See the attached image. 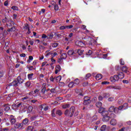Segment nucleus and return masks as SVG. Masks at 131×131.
<instances>
[{
    "instance_id": "1",
    "label": "nucleus",
    "mask_w": 131,
    "mask_h": 131,
    "mask_svg": "<svg viewBox=\"0 0 131 131\" xmlns=\"http://www.w3.org/2000/svg\"><path fill=\"white\" fill-rule=\"evenodd\" d=\"M74 112H75V107L74 106H71L70 110L67 109L64 112V115L66 116H70L72 117L74 115Z\"/></svg>"
},
{
    "instance_id": "2",
    "label": "nucleus",
    "mask_w": 131,
    "mask_h": 131,
    "mask_svg": "<svg viewBox=\"0 0 131 131\" xmlns=\"http://www.w3.org/2000/svg\"><path fill=\"white\" fill-rule=\"evenodd\" d=\"M92 102V101L91 100V97L89 96H84L83 98V105H89L90 103Z\"/></svg>"
},
{
    "instance_id": "3",
    "label": "nucleus",
    "mask_w": 131,
    "mask_h": 131,
    "mask_svg": "<svg viewBox=\"0 0 131 131\" xmlns=\"http://www.w3.org/2000/svg\"><path fill=\"white\" fill-rule=\"evenodd\" d=\"M109 112L115 113L116 114H117L118 113V107H115L114 106H111L108 108Z\"/></svg>"
},
{
    "instance_id": "4",
    "label": "nucleus",
    "mask_w": 131,
    "mask_h": 131,
    "mask_svg": "<svg viewBox=\"0 0 131 131\" xmlns=\"http://www.w3.org/2000/svg\"><path fill=\"white\" fill-rule=\"evenodd\" d=\"M119 77H118V75H115L114 76L110 77V80L111 82H117L118 80H119Z\"/></svg>"
},
{
    "instance_id": "5",
    "label": "nucleus",
    "mask_w": 131,
    "mask_h": 131,
    "mask_svg": "<svg viewBox=\"0 0 131 131\" xmlns=\"http://www.w3.org/2000/svg\"><path fill=\"white\" fill-rule=\"evenodd\" d=\"M18 86H19V84L16 79H15L12 82L8 84V86H13L14 88H17Z\"/></svg>"
},
{
    "instance_id": "6",
    "label": "nucleus",
    "mask_w": 131,
    "mask_h": 131,
    "mask_svg": "<svg viewBox=\"0 0 131 131\" xmlns=\"http://www.w3.org/2000/svg\"><path fill=\"white\" fill-rule=\"evenodd\" d=\"M102 121L104 122H107L110 120V116H109V112H107V114L102 115Z\"/></svg>"
},
{
    "instance_id": "7",
    "label": "nucleus",
    "mask_w": 131,
    "mask_h": 131,
    "mask_svg": "<svg viewBox=\"0 0 131 131\" xmlns=\"http://www.w3.org/2000/svg\"><path fill=\"white\" fill-rule=\"evenodd\" d=\"M98 112L99 113H100V114H101L102 116H103L108 114V112L106 111L105 108L101 107L99 108Z\"/></svg>"
},
{
    "instance_id": "8",
    "label": "nucleus",
    "mask_w": 131,
    "mask_h": 131,
    "mask_svg": "<svg viewBox=\"0 0 131 131\" xmlns=\"http://www.w3.org/2000/svg\"><path fill=\"white\" fill-rule=\"evenodd\" d=\"M73 28V25L62 26L59 28L60 30H65V29H71Z\"/></svg>"
},
{
    "instance_id": "9",
    "label": "nucleus",
    "mask_w": 131,
    "mask_h": 131,
    "mask_svg": "<svg viewBox=\"0 0 131 131\" xmlns=\"http://www.w3.org/2000/svg\"><path fill=\"white\" fill-rule=\"evenodd\" d=\"M76 46H77L78 47H83L84 46H85L84 43L81 41L77 40L75 42Z\"/></svg>"
},
{
    "instance_id": "10",
    "label": "nucleus",
    "mask_w": 131,
    "mask_h": 131,
    "mask_svg": "<svg viewBox=\"0 0 131 131\" xmlns=\"http://www.w3.org/2000/svg\"><path fill=\"white\" fill-rule=\"evenodd\" d=\"M95 43H96V40L91 38L88 42L89 46H95Z\"/></svg>"
},
{
    "instance_id": "11",
    "label": "nucleus",
    "mask_w": 131,
    "mask_h": 131,
    "mask_svg": "<svg viewBox=\"0 0 131 131\" xmlns=\"http://www.w3.org/2000/svg\"><path fill=\"white\" fill-rule=\"evenodd\" d=\"M16 79L18 84H22L24 82V80L21 78V76H18Z\"/></svg>"
},
{
    "instance_id": "12",
    "label": "nucleus",
    "mask_w": 131,
    "mask_h": 131,
    "mask_svg": "<svg viewBox=\"0 0 131 131\" xmlns=\"http://www.w3.org/2000/svg\"><path fill=\"white\" fill-rule=\"evenodd\" d=\"M121 70H122V72L127 73V74H129V72L128 71V68H127V67H126V66H123L121 68Z\"/></svg>"
},
{
    "instance_id": "13",
    "label": "nucleus",
    "mask_w": 131,
    "mask_h": 131,
    "mask_svg": "<svg viewBox=\"0 0 131 131\" xmlns=\"http://www.w3.org/2000/svg\"><path fill=\"white\" fill-rule=\"evenodd\" d=\"M22 122L24 125H29V119H28V118H26L23 120Z\"/></svg>"
},
{
    "instance_id": "14",
    "label": "nucleus",
    "mask_w": 131,
    "mask_h": 131,
    "mask_svg": "<svg viewBox=\"0 0 131 131\" xmlns=\"http://www.w3.org/2000/svg\"><path fill=\"white\" fill-rule=\"evenodd\" d=\"M3 107H5L4 111H5L6 112H8V111H9V110H10L11 109L10 105L8 103L4 104L3 105Z\"/></svg>"
},
{
    "instance_id": "15",
    "label": "nucleus",
    "mask_w": 131,
    "mask_h": 131,
    "mask_svg": "<svg viewBox=\"0 0 131 131\" xmlns=\"http://www.w3.org/2000/svg\"><path fill=\"white\" fill-rule=\"evenodd\" d=\"M15 24H15L14 21L9 19L8 20V23H7V26H9L10 27L11 26H13L15 25Z\"/></svg>"
},
{
    "instance_id": "16",
    "label": "nucleus",
    "mask_w": 131,
    "mask_h": 131,
    "mask_svg": "<svg viewBox=\"0 0 131 131\" xmlns=\"http://www.w3.org/2000/svg\"><path fill=\"white\" fill-rule=\"evenodd\" d=\"M73 82L75 86H77L78 84H79L80 81L78 79V78H76L74 81H73Z\"/></svg>"
},
{
    "instance_id": "17",
    "label": "nucleus",
    "mask_w": 131,
    "mask_h": 131,
    "mask_svg": "<svg viewBox=\"0 0 131 131\" xmlns=\"http://www.w3.org/2000/svg\"><path fill=\"white\" fill-rule=\"evenodd\" d=\"M117 75L120 79H123L124 78V74L122 72H119Z\"/></svg>"
},
{
    "instance_id": "18",
    "label": "nucleus",
    "mask_w": 131,
    "mask_h": 131,
    "mask_svg": "<svg viewBox=\"0 0 131 131\" xmlns=\"http://www.w3.org/2000/svg\"><path fill=\"white\" fill-rule=\"evenodd\" d=\"M62 79V77L61 76H58L57 77H55V82H59Z\"/></svg>"
},
{
    "instance_id": "19",
    "label": "nucleus",
    "mask_w": 131,
    "mask_h": 131,
    "mask_svg": "<svg viewBox=\"0 0 131 131\" xmlns=\"http://www.w3.org/2000/svg\"><path fill=\"white\" fill-rule=\"evenodd\" d=\"M117 123V121H116V120H115V119H113L110 121V124H111V125H116Z\"/></svg>"
},
{
    "instance_id": "20",
    "label": "nucleus",
    "mask_w": 131,
    "mask_h": 131,
    "mask_svg": "<svg viewBox=\"0 0 131 131\" xmlns=\"http://www.w3.org/2000/svg\"><path fill=\"white\" fill-rule=\"evenodd\" d=\"M33 73L28 74V79L29 80H33Z\"/></svg>"
},
{
    "instance_id": "21",
    "label": "nucleus",
    "mask_w": 131,
    "mask_h": 131,
    "mask_svg": "<svg viewBox=\"0 0 131 131\" xmlns=\"http://www.w3.org/2000/svg\"><path fill=\"white\" fill-rule=\"evenodd\" d=\"M103 77V76H102V74H97L96 76V79L97 80H100L101 79H102V78Z\"/></svg>"
},
{
    "instance_id": "22",
    "label": "nucleus",
    "mask_w": 131,
    "mask_h": 131,
    "mask_svg": "<svg viewBox=\"0 0 131 131\" xmlns=\"http://www.w3.org/2000/svg\"><path fill=\"white\" fill-rule=\"evenodd\" d=\"M53 37H54V34L53 33L47 35V39H53Z\"/></svg>"
},
{
    "instance_id": "23",
    "label": "nucleus",
    "mask_w": 131,
    "mask_h": 131,
    "mask_svg": "<svg viewBox=\"0 0 131 131\" xmlns=\"http://www.w3.org/2000/svg\"><path fill=\"white\" fill-rule=\"evenodd\" d=\"M33 110V107L32 106H29L27 110V113H31Z\"/></svg>"
},
{
    "instance_id": "24",
    "label": "nucleus",
    "mask_w": 131,
    "mask_h": 131,
    "mask_svg": "<svg viewBox=\"0 0 131 131\" xmlns=\"http://www.w3.org/2000/svg\"><path fill=\"white\" fill-rule=\"evenodd\" d=\"M18 128L19 129H24V125L23 123H18Z\"/></svg>"
},
{
    "instance_id": "25",
    "label": "nucleus",
    "mask_w": 131,
    "mask_h": 131,
    "mask_svg": "<svg viewBox=\"0 0 131 131\" xmlns=\"http://www.w3.org/2000/svg\"><path fill=\"white\" fill-rule=\"evenodd\" d=\"M9 19L7 17V16L5 17V18L2 19L3 23H9Z\"/></svg>"
},
{
    "instance_id": "26",
    "label": "nucleus",
    "mask_w": 131,
    "mask_h": 131,
    "mask_svg": "<svg viewBox=\"0 0 131 131\" xmlns=\"http://www.w3.org/2000/svg\"><path fill=\"white\" fill-rule=\"evenodd\" d=\"M15 30H16V27H15L13 26V27H12L11 28H10V29L7 30V31H8V32H11H11H12V31H15Z\"/></svg>"
},
{
    "instance_id": "27",
    "label": "nucleus",
    "mask_w": 131,
    "mask_h": 131,
    "mask_svg": "<svg viewBox=\"0 0 131 131\" xmlns=\"http://www.w3.org/2000/svg\"><path fill=\"white\" fill-rule=\"evenodd\" d=\"M68 86H69V88H74V86H75V85H74L73 82V81H71V82H70L69 83Z\"/></svg>"
},
{
    "instance_id": "28",
    "label": "nucleus",
    "mask_w": 131,
    "mask_h": 131,
    "mask_svg": "<svg viewBox=\"0 0 131 131\" xmlns=\"http://www.w3.org/2000/svg\"><path fill=\"white\" fill-rule=\"evenodd\" d=\"M33 126H29L27 127V131H33Z\"/></svg>"
},
{
    "instance_id": "29",
    "label": "nucleus",
    "mask_w": 131,
    "mask_h": 131,
    "mask_svg": "<svg viewBox=\"0 0 131 131\" xmlns=\"http://www.w3.org/2000/svg\"><path fill=\"white\" fill-rule=\"evenodd\" d=\"M37 118V115H35L31 117L30 119H31V121H33L34 120H35Z\"/></svg>"
},
{
    "instance_id": "30",
    "label": "nucleus",
    "mask_w": 131,
    "mask_h": 131,
    "mask_svg": "<svg viewBox=\"0 0 131 131\" xmlns=\"http://www.w3.org/2000/svg\"><path fill=\"white\" fill-rule=\"evenodd\" d=\"M25 85L27 88H30L31 86V82L30 81H28L25 83Z\"/></svg>"
},
{
    "instance_id": "31",
    "label": "nucleus",
    "mask_w": 131,
    "mask_h": 131,
    "mask_svg": "<svg viewBox=\"0 0 131 131\" xmlns=\"http://www.w3.org/2000/svg\"><path fill=\"white\" fill-rule=\"evenodd\" d=\"M56 114H57V115H59V116H61V115L63 114V113H62L61 110H57L56 111Z\"/></svg>"
},
{
    "instance_id": "32",
    "label": "nucleus",
    "mask_w": 131,
    "mask_h": 131,
    "mask_svg": "<svg viewBox=\"0 0 131 131\" xmlns=\"http://www.w3.org/2000/svg\"><path fill=\"white\" fill-rule=\"evenodd\" d=\"M96 106L97 108H100V107H102V102L101 101H98L96 103Z\"/></svg>"
},
{
    "instance_id": "33",
    "label": "nucleus",
    "mask_w": 131,
    "mask_h": 131,
    "mask_svg": "<svg viewBox=\"0 0 131 131\" xmlns=\"http://www.w3.org/2000/svg\"><path fill=\"white\" fill-rule=\"evenodd\" d=\"M32 60H33V56H29V59L27 60V63H30L31 62V61H32Z\"/></svg>"
},
{
    "instance_id": "34",
    "label": "nucleus",
    "mask_w": 131,
    "mask_h": 131,
    "mask_svg": "<svg viewBox=\"0 0 131 131\" xmlns=\"http://www.w3.org/2000/svg\"><path fill=\"white\" fill-rule=\"evenodd\" d=\"M70 107V104H66L62 105L63 109H67V108H69Z\"/></svg>"
},
{
    "instance_id": "35",
    "label": "nucleus",
    "mask_w": 131,
    "mask_h": 131,
    "mask_svg": "<svg viewBox=\"0 0 131 131\" xmlns=\"http://www.w3.org/2000/svg\"><path fill=\"white\" fill-rule=\"evenodd\" d=\"M51 45L52 48H57L59 46V43H51Z\"/></svg>"
},
{
    "instance_id": "36",
    "label": "nucleus",
    "mask_w": 131,
    "mask_h": 131,
    "mask_svg": "<svg viewBox=\"0 0 131 131\" xmlns=\"http://www.w3.org/2000/svg\"><path fill=\"white\" fill-rule=\"evenodd\" d=\"M27 69H29V71H33V66H27Z\"/></svg>"
},
{
    "instance_id": "37",
    "label": "nucleus",
    "mask_w": 131,
    "mask_h": 131,
    "mask_svg": "<svg viewBox=\"0 0 131 131\" xmlns=\"http://www.w3.org/2000/svg\"><path fill=\"white\" fill-rule=\"evenodd\" d=\"M68 55L69 56H72L73 55V50H70L68 52Z\"/></svg>"
},
{
    "instance_id": "38",
    "label": "nucleus",
    "mask_w": 131,
    "mask_h": 131,
    "mask_svg": "<svg viewBox=\"0 0 131 131\" xmlns=\"http://www.w3.org/2000/svg\"><path fill=\"white\" fill-rule=\"evenodd\" d=\"M11 9L13 10V11H19V8L17 6H13Z\"/></svg>"
},
{
    "instance_id": "39",
    "label": "nucleus",
    "mask_w": 131,
    "mask_h": 131,
    "mask_svg": "<svg viewBox=\"0 0 131 131\" xmlns=\"http://www.w3.org/2000/svg\"><path fill=\"white\" fill-rule=\"evenodd\" d=\"M106 125H103L101 127L100 130L101 131H105L106 130Z\"/></svg>"
},
{
    "instance_id": "40",
    "label": "nucleus",
    "mask_w": 131,
    "mask_h": 131,
    "mask_svg": "<svg viewBox=\"0 0 131 131\" xmlns=\"http://www.w3.org/2000/svg\"><path fill=\"white\" fill-rule=\"evenodd\" d=\"M28 29H30V28L29 27V25H28V24H26L25 25V26L24 27V29L28 30Z\"/></svg>"
},
{
    "instance_id": "41",
    "label": "nucleus",
    "mask_w": 131,
    "mask_h": 131,
    "mask_svg": "<svg viewBox=\"0 0 131 131\" xmlns=\"http://www.w3.org/2000/svg\"><path fill=\"white\" fill-rule=\"evenodd\" d=\"M75 92L76 94H80V93H82V90H81V89H76L75 90Z\"/></svg>"
},
{
    "instance_id": "42",
    "label": "nucleus",
    "mask_w": 131,
    "mask_h": 131,
    "mask_svg": "<svg viewBox=\"0 0 131 131\" xmlns=\"http://www.w3.org/2000/svg\"><path fill=\"white\" fill-rule=\"evenodd\" d=\"M110 97V94L109 93H104L103 98H109Z\"/></svg>"
},
{
    "instance_id": "43",
    "label": "nucleus",
    "mask_w": 131,
    "mask_h": 131,
    "mask_svg": "<svg viewBox=\"0 0 131 131\" xmlns=\"http://www.w3.org/2000/svg\"><path fill=\"white\" fill-rule=\"evenodd\" d=\"M83 53V50H81L80 49H78V55H79V56H81Z\"/></svg>"
},
{
    "instance_id": "44",
    "label": "nucleus",
    "mask_w": 131,
    "mask_h": 131,
    "mask_svg": "<svg viewBox=\"0 0 131 131\" xmlns=\"http://www.w3.org/2000/svg\"><path fill=\"white\" fill-rule=\"evenodd\" d=\"M10 122L11 124H15L16 123V119L14 118V119L10 120Z\"/></svg>"
},
{
    "instance_id": "45",
    "label": "nucleus",
    "mask_w": 131,
    "mask_h": 131,
    "mask_svg": "<svg viewBox=\"0 0 131 131\" xmlns=\"http://www.w3.org/2000/svg\"><path fill=\"white\" fill-rule=\"evenodd\" d=\"M93 54V51L92 50H89L88 52L86 53L87 56H91Z\"/></svg>"
},
{
    "instance_id": "46",
    "label": "nucleus",
    "mask_w": 131,
    "mask_h": 131,
    "mask_svg": "<svg viewBox=\"0 0 131 131\" xmlns=\"http://www.w3.org/2000/svg\"><path fill=\"white\" fill-rule=\"evenodd\" d=\"M58 84L59 86H65V83L63 82H59Z\"/></svg>"
},
{
    "instance_id": "47",
    "label": "nucleus",
    "mask_w": 131,
    "mask_h": 131,
    "mask_svg": "<svg viewBox=\"0 0 131 131\" xmlns=\"http://www.w3.org/2000/svg\"><path fill=\"white\" fill-rule=\"evenodd\" d=\"M114 100V97H112L108 98V102H113Z\"/></svg>"
},
{
    "instance_id": "48",
    "label": "nucleus",
    "mask_w": 131,
    "mask_h": 131,
    "mask_svg": "<svg viewBox=\"0 0 131 131\" xmlns=\"http://www.w3.org/2000/svg\"><path fill=\"white\" fill-rule=\"evenodd\" d=\"M110 117V118H115V117H116V115L113 113H111Z\"/></svg>"
},
{
    "instance_id": "49",
    "label": "nucleus",
    "mask_w": 131,
    "mask_h": 131,
    "mask_svg": "<svg viewBox=\"0 0 131 131\" xmlns=\"http://www.w3.org/2000/svg\"><path fill=\"white\" fill-rule=\"evenodd\" d=\"M63 58L62 57L59 58L57 61L58 63H59V64H61V63H62V62H63Z\"/></svg>"
},
{
    "instance_id": "50",
    "label": "nucleus",
    "mask_w": 131,
    "mask_h": 131,
    "mask_svg": "<svg viewBox=\"0 0 131 131\" xmlns=\"http://www.w3.org/2000/svg\"><path fill=\"white\" fill-rule=\"evenodd\" d=\"M54 10L55 11H58V10H59L58 4H55V5H54Z\"/></svg>"
},
{
    "instance_id": "51",
    "label": "nucleus",
    "mask_w": 131,
    "mask_h": 131,
    "mask_svg": "<svg viewBox=\"0 0 131 131\" xmlns=\"http://www.w3.org/2000/svg\"><path fill=\"white\" fill-rule=\"evenodd\" d=\"M56 70L61 71V66H60V65H59V64L57 65L56 67Z\"/></svg>"
},
{
    "instance_id": "52",
    "label": "nucleus",
    "mask_w": 131,
    "mask_h": 131,
    "mask_svg": "<svg viewBox=\"0 0 131 131\" xmlns=\"http://www.w3.org/2000/svg\"><path fill=\"white\" fill-rule=\"evenodd\" d=\"M115 69L116 71H119V70H120L121 68H120V66H116Z\"/></svg>"
},
{
    "instance_id": "53",
    "label": "nucleus",
    "mask_w": 131,
    "mask_h": 131,
    "mask_svg": "<svg viewBox=\"0 0 131 131\" xmlns=\"http://www.w3.org/2000/svg\"><path fill=\"white\" fill-rule=\"evenodd\" d=\"M50 81L52 82H55V77H54L53 76H51L50 77Z\"/></svg>"
},
{
    "instance_id": "54",
    "label": "nucleus",
    "mask_w": 131,
    "mask_h": 131,
    "mask_svg": "<svg viewBox=\"0 0 131 131\" xmlns=\"http://www.w3.org/2000/svg\"><path fill=\"white\" fill-rule=\"evenodd\" d=\"M88 85H89V82H85L82 83V86L84 87L88 86Z\"/></svg>"
},
{
    "instance_id": "55",
    "label": "nucleus",
    "mask_w": 131,
    "mask_h": 131,
    "mask_svg": "<svg viewBox=\"0 0 131 131\" xmlns=\"http://www.w3.org/2000/svg\"><path fill=\"white\" fill-rule=\"evenodd\" d=\"M52 116L53 117H56V115L55 114V108L52 110Z\"/></svg>"
},
{
    "instance_id": "56",
    "label": "nucleus",
    "mask_w": 131,
    "mask_h": 131,
    "mask_svg": "<svg viewBox=\"0 0 131 131\" xmlns=\"http://www.w3.org/2000/svg\"><path fill=\"white\" fill-rule=\"evenodd\" d=\"M21 105H22V103H19L18 104H15V107H16V108H19Z\"/></svg>"
},
{
    "instance_id": "57",
    "label": "nucleus",
    "mask_w": 131,
    "mask_h": 131,
    "mask_svg": "<svg viewBox=\"0 0 131 131\" xmlns=\"http://www.w3.org/2000/svg\"><path fill=\"white\" fill-rule=\"evenodd\" d=\"M46 91H47V89L46 87H44L43 89H42L41 92L42 93V94H45V93H46Z\"/></svg>"
},
{
    "instance_id": "58",
    "label": "nucleus",
    "mask_w": 131,
    "mask_h": 131,
    "mask_svg": "<svg viewBox=\"0 0 131 131\" xmlns=\"http://www.w3.org/2000/svg\"><path fill=\"white\" fill-rule=\"evenodd\" d=\"M14 127L15 128H19V123H16L14 124Z\"/></svg>"
},
{
    "instance_id": "59",
    "label": "nucleus",
    "mask_w": 131,
    "mask_h": 131,
    "mask_svg": "<svg viewBox=\"0 0 131 131\" xmlns=\"http://www.w3.org/2000/svg\"><path fill=\"white\" fill-rule=\"evenodd\" d=\"M91 76L92 75L91 74H87L85 76L86 79H88V78H90V77H91Z\"/></svg>"
},
{
    "instance_id": "60",
    "label": "nucleus",
    "mask_w": 131,
    "mask_h": 131,
    "mask_svg": "<svg viewBox=\"0 0 131 131\" xmlns=\"http://www.w3.org/2000/svg\"><path fill=\"white\" fill-rule=\"evenodd\" d=\"M103 99H104V97H103L101 95L98 97V100L99 101H102Z\"/></svg>"
},
{
    "instance_id": "61",
    "label": "nucleus",
    "mask_w": 131,
    "mask_h": 131,
    "mask_svg": "<svg viewBox=\"0 0 131 131\" xmlns=\"http://www.w3.org/2000/svg\"><path fill=\"white\" fill-rule=\"evenodd\" d=\"M3 76H4V71H0V78H1V77H3Z\"/></svg>"
},
{
    "instance_id": "62",
    "label": "nucleus",
    "mask_w": 131,
    "mask_h": 131,
    "mask_svg": "<svg viewBox=\"0 0 131 131\" xmlns=\"http://www.w3.org/2000/svg\"><path fill=\"white\" fill-rule=\"evenodd\" d=\"M109 83H110L108 81H103L101 82L102 84H109Z\"/></svg>"
},
{
    "instance_id": "63",
    "label": "nucleus",
    "mask_w": 131,
    "mask_h": 131,
    "mask_svg": "<svg viewBox=\"0 0 131 131\" xmlns=\"http://www.w3.org/2000/svg\"><path fill=\"white\" fill-rule=\"evenodd\" d=\"M42 38H44V39L48 38V36H47V35L45 34H43L42 35Z\"/></svg>"
},
{
    "instance_id": "64",
    "label": "nucleus",
    "mask_w": 131,
    "mask_h": 131,
    "mask_svg": "<svg viewBox=\"0 0 131 131\" xmlns=\"http://www.w3.org/2000/svg\"><path fill=\"white\" fill-rule=\"evenodd\" d=\"M120 64V65H124V61H123V60H122V59H121Z\"/></svg>"
}]
</instances>
